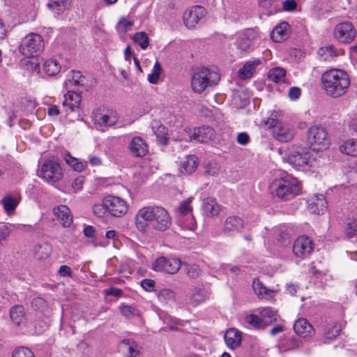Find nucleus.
<instances>
[{"instance_id":"nucleus-1","label":"nucleus","mask_w":357,"mask_h":357,"mask_svg":"<svg viewBox=\"0 0 357 357\" xmlns=\"http://www.w3.org/2000/svg\"><path fill=\"white\" fill-rule=\"evenodd\" d=\"M135 225L140 231L145 232L150 224L158 231L167 230L172 219L166 209L158 206H148L140 208L135 217Z\"/></svg>"},{"instance_id":"nucleus-2","label":"nucleus","mask_w":357,"mask_h":357,"mask_svg":"<svg viewBox=\"0 0 357 357\" xmlns=\"http://www.w3.org/2000/svg\"><path fill=\"white\" fill-rule=\"evenodd\" d=\"M322 89L327 96L337 98L344 95L350 86L349 75L342 70L332 68L325 71L321 77Z\"/></svg>"},{"instance_id":"nucleus-3","label":"nucleus","mask_w":357,"mask_h":357,"mask_svg":"<svg viewBox=\"0 0 357 357\" xmlns=\"http://www.w3.org/2000/svg\"><path fill=\"white\" fill-rule=\"evenodd\" d=\"M301 184L294 177L284 174L275 179L271 184L270 190L274 198L288 201L301 192Z\"/></svg>"},{"instance_id":"nucleus-4","label":"nucleus","mask_w":357,"mask_h":357,"mask_svg":"<svg viewBox=\"0 0 357 357\" xmlns=\"http://www.w3.org/2000/svg\"><path fill=\"white\" fill-rule=\"evenodd\" d=\"M220 79V74L208 68L201 67L194 70L191 77L192 91L201 94L208 88L215 86Z\"/></svg>"},{"instance_id":"nucleus-5","label":"nucleus","mask_w":357,"mask_h":357,"mask_svg":"<svg viewBox=\"0 0 357 357\" xmlns=\"http://www.w3.org/2000/svg\"><path fill=\"white\" fill-rule=\"evenodd\" d=\"M44 48L43 38L40 34L31 33L22 39L18 49L22 55L29 58L38 56Z\"/></svg>"},{"instance_id":"nucleus-6","label":"nucleus","mask_w":357,"mask_h":357,"mask_svg":"<svg viewBox=\"0 0 357 357\" xmlns=\"http://www.w3.org/2000/svg\"><path fill=\"white\" fill-rule=\"evenodd\" d=\"M307 142L312 151H323L328 149L330 138L324 128L312 126L307 131Z\"/></svg>"},{"instance_id":"nucleus-7","label":"nucleus","mask_w":357,"mask_h":357,"mask_svg":"<svg viewBox=\"0 0 357 357\" xmlns=\"http://www.w3.org/2000/svg\"><path fill=\"white\" fill-rule=\"evenodd\" d=\"M278 315L276 311L271 307H264L260 310L259 316L256 314H249L245 317L246 323L255 328H264L268 325L276 322Z\"/></svg>"},{"instance_id":"nucleus-8","label":"nucleus","mask_w":357,"mask_h":357,"mask_svg":"<svg viewBox=\"0 0 357 357\" xmlns=\"http://www.w3.org/2000/svg\"><path fill=\"white\" fill-rule=\"evenodd\" d=\"M191 198L181 202L177 208L178 223L183 229L194 231L196 229V221L192 214L190 206Z\"/></svg>"},{"instance_id":"nucleus-9","label":"nucleus","mask_w":357,"mask_h":357,"mask_svg":"<svg viewBox=\"0 0 357 357\" xmlns=\"http://www.w3.org/2000/svg\"><path fill=\"white\" fill-rule=\"evenodd\" d=\"M40 176L47 182L55 183L63 177V171L58 162L47 160L41 166Z\"/></svg>"},{"instance_id":"nucleus-10","label":"nucleus","mask_w":357,"mask_h":357,"mask_svg":"<svg viewBox=\"0 0 357 357\" xmlns=\"http://www.w3.org/2000/svg\"><path fill=\"white\" fill-rule=\"evenodd\" d=\"M91 118L99 127L116 126L119 119L116 111L106 109H96L93 112Z\"/></svg>"},{"instance_id":"nucleus-11","label":"nucleus","mask_w":357,"mask_h":357,"mask_svg":"<svg viewBox=\"0 0 357 357\" xmlns=\"http://www.w3.org/2000/svg\"><path fill=\"white\" fill-rule=\"evenodd\" d=\"M294 256L300 260L307 258L314 250V243L308 236L302 235L294 241L293 248Z\"/></svg>"},{"instance_id":"nucleus-12","label":"nucleus","mask_w":357,"mask_h":357,"mask_svg":"<svg viewBox=\"0 0 357 357\" xmlns=\"http://www.w3.org/2000/svg\"><path fill=\"white\" fill-rule=\"evenodd\" d=\"M310 158V153L303 149L289 150L284 156V160L296 169L306 167L309 164Z\"/></svg>"},{"instance_id":"nucleus-13","label":"nucleus","mask_w":357,"mask_h":357,"mask_svg":"<svg viewBox=\"0 0 357 357\" xmlns=\"http://www.w3.org/2000/svg\"><path fill=\"white\" fill-rule=\"evenodd\" d=\"M181 262L178 258H167L160 257L157 258L152 264L155 271L165 272L169 274H175L181 268Z\"/></svg>"},{"instance_id":"nucleus-14","label":"nucleus","mask_w":357,"mask_h":357,"mask_svg":"<svg viewBox=\"0 0 357 357\" xmlns=\"http://www.w3.org/2000/svg\"><path fill=\"white\" fill-rule=\"evenodd\" d=\"M105 206L108 208L109 214L114 217H122L128 210V204L120 197L109 195L105 197Z\"/></svg>"},{"instance_id":"nucleus-15","label":"nucleus","mask_w":357,"mask_h":357,"mask_svg":"<svg viewBox=\"0 0 357 357\" xmlns=\"http://www.w3.org/2000/svg\"><path fill=\"white\" fill-rule=\"evenodd\" d=\"M334 36L342 43H350L354 40L356 31L353 24L349 22L337 24L334 29Z\"/></svg>"},{"instance_id":"nucleus-16","label":"nucleus","mask_w":357,"mask_h":357,"mask_svg":"<svg viewBox=\"0 0 357 357\" xmlns=\"http://www.w3.org/2000/svg\"><path fill=\"white\" fill-rule=\"evenodd\" d=\"M185 132L187 134L188 137H185V141H195L197 142H206L214 136L213 129L209 126H202L194 128L193 130L188 128L185 130Z\"/></svg>"},{"instance_id":"nucleus-17","label":"nucleus","mask_w":357,"mask_h":357,"mask_svg":"<svg viewBox=\"0 0 357 357\" xmlns=\"http://www.w3.org/2000/svg\"><path fill=\"white\" fill-rule=\"evenodd\" d=\"M205 14L206 10L202 6H195L190 7L183 13V22L188 28H193Z\"/></svg>"},{"instance_id":"nucleus-18","label":"nucleus","mask_w":357,"mask_h":357,"mask_svg":"<svg viewBox=\"0 0 357 357\" xmlns=\"http://www.w3.org/2000/svg\"><path fill=\"white\" fill-rule=\"evenodd\" d=\"M255 37L256 33L252 29H248L238 34L236 45L241 53H248L252 50V41Z\"/></svg>"},{"instance_id":"nucleus-19","label":"nucleus","mask_w":357,"mask_h":357,"mask_svg":"<svg viewBox=\"0 0 357 357\" xmlns=\"http://www.w3.org/2000/svg\"><path fill=\"white\" fill-rule=\"evenodd\" d=\"M273 137L281 142H287L293 139L295 130L293 126L287 123H278L272 130Z\"/></svg>"},{"instance_id":"nucleus-20","label":"nucleus","mask_w":357,"mask_h":357,"mask_svg":"<svg viewBox=\"0 0 357 357\" xmlns=\"http://www.w3.org/2000/svg\"><path fill=\"white\" fill-rule=\"evenodd\" d=\"M82 100V97L79 93H75L72 91H68L64 95V100L62 102V107L66 113L74 112L75 109L78 108Z\"/></svg>"},{"instance_id":"nucleus-21","label":"nucleus","mask_w":357,"mask_h":357,"mask_svg":"<svg viewBox=\"0 0 357 357\" xmlns=\"http://www.w3.org/2000/svg\"><path fill=\"white\" fill-rule=\"evenodd\" d=\"M291 33L290 25L282 22L275 26L271 32V37L276 43H281L289 38Z\"/></svg>"},{"instance_id":"nucleus-22","label":"nucleus","mask_w":357,"mask_h":357,"mask_svg":"<svg viewBox=\"0 0 357 357\" xmlns=\"http://www.w3.org/2000/svg\"><path fill=\"white\" fill-rule=\"evenodd\" d=\"M129 150L135 157H143L148 152V145L140 137H134L130 144Z\"/></svg>"},{"instance_id":"nucleus-23","label":"nucleus","mask_w":357,"mask_h":357,"mask_svg":"<svg viewBox=\"0 0 357 357\" xmlns=\"http://www.w3.org/2000/svg\"><path fill=\"white\" fill-rule=\"evenodd\" d=\"M243 228V221L238 216H229L224 222L222 231L225 234H233L241 231Z\"/></svg>"},{"instance_id":"nucleus-24","label":"nucleus","mask_w":357,"mask_h":357,"mask_svg":"<svg viewBox=\"0 0 357 357\" xmlns=\"http://www.w3.org/2000/svg\"><path fill=\"white\" fill-rule=\"evenodd\" d=\"M224 338L226 345L234 350L241 345L242 334L238 330L231 328L226 331Z\"/></svg>"},{"instance_id":"nucleus-25","label":"nucleus","mask_w":357,"mask_h":357,"mask_svg":"<svg viewBox=\"0 0 357 357\" xmlns=\"http://www.w3.org/2000/svg\"><path fill=\"white\" fill-rule=\"evenodd\" d=\"M54 214L61 224L65 227H70L73 222V215L69 208L65 205H60L54 208Z\"/></svg>"},{"instance_id":"nucleus-26","label":"nucleus","mask_w":357,"mask_h":357,"mask_svg":"<svg viewBox=\"0 0 357 357\" xmlns=\"http://www.w3.org/2000/svg\"><path fill=\"white\" fill-rule=\"evenodd\" d=\"M326 201L323 195H316L308 204V210L315 214L323 213L327 208Z\"/></svg>"},{"instance_id":"nucleus-27","label":"nucleus","mask_w":357,"mask_h":357,"mask_svg":"<svg viewBox=\"0 0 357 357\" xmlns=\"http://www.w3.org/2000/svg\"><path fill=\"white\" fill-rule=\"evenodd\" d=\"M295 333L301 337L312 336L314 333L312 326L305 319H298L294 325Z\"/></svg>"},{"instance_id":"nucleus-28","label":"nucleus","mask_w":357,"mask_h":357,"mask_svg":"<svg viewBox=\"0 0 357 357\" xmlns=\"http://www.w3.org/2000/svg\"><path fill=\"white\" fill-rule=\"evenodd\" d=\"M21 201L19 192L6 195L2 199L4 210L8 214L13 213Z\"/></svg>"},{"instance_id":"nucleus-29","label":"nucleus","mask_w":357,"mask_h":357,"mask_svg":"<svg viewBox=\"0 0 357 357\" xmlns=\"http://www.w3.org/2000/svg\"><path fill=\"white\" fill-rule=\"evenodd\" d=\"M252 288L258 298L261 299L272 298L276 294V291L268 289L258 279L253 280Z\"/></svg>"},{"instance_id":"nucleus-30","label":"nucleus","mask_w":357,"mask_h":357,"mask_svg":"<svg viewBox=\"0 0 357 357\" xmlns=\"http://www.w3.org/2000/svg\"><path fill=\"white\" fill-rule=\"evenodd\" d=\"M291 229L287 225H279L274 229V233L278 241L283 246L291 242Z\"/></svg>"},{"instance_id":"nucleus-31","label":"nucleus","mask_w":357,"mask_h":357,"mask_svg":"<svg viewBox=\"0 0 357 357\" xmlns=\"http://www.w3.org/2000/svg\"><path fill=\"white\" fill-rule=\"evenodd\" d=\"M198 158L190 155L185 157V160L181 162L179 171L182 174H190L195 171L198 166Z\"/></svg>"},{"instance_id":"nucleus-32","label":"nucleus","mask_w":357,"mask_h":357,"mask_svg":"<svg viewBox=\"0 0 357 357\" xmlns=\"http://www.w3.org/2000/svg\"><path fill=\"white\" fill-rule=\"evenodd\" d=\"M261 63V60L259 59L248 61L242 68L238 70L239 77L244 79L252 77L255 72L256 67L260 65Z\"/></svg>"},{"instance_id":"nucleus-33","label":"nucleus","mask_w":357,"mask_h":357,"mask_svg":"<svg viewBox=\"0 0 357 357\" xmlns=\"http://www.w3.org/2000/svg\"><path fill=\"white\" fill-rule=\"evenodd\" d=\"M151 128L159 142L162 145H167L169 139L167 129L158 121L151 122Z\"/></svg>"},{"instance_id":"nucleus-34","label":"nucleus","mask_w":357,"mask_h":357,"mask_svg":"<svg viewBox=\"0 0 357 357\" xmlns=\"http://www.w3.org/2000/svg\"><path fill=\"white\" fill-rule=\"evenodd\" d=\"M43 69L47 75L54 76L60 72L61 64L56 59L51 58L45 61Z\"/></svg>"},{"instance_id":"nucleus-35","label":"nucleus","mask_w":357,"mask_h":357,"mask_svg":"<svg viewBox=\"0 0 357 357\" xmlns=\"http://www.w3.org/2000/svg\"><path fill=\"white\" fill-rule=\"evenodd\" d=\"M52 252V247L49 243L36 245L34 247V257L37 260L43 261L49 257Z\"/></svg>"},{"instance_id":"nucleus-36","label":"nucleus","mask_w":357,"mask_h":357,"mask_svg":"<svg viewBox=\"0 0 357 357\" xmlns=\"http://www.w3.org/2000/svg\"><path fill=\"white\" fill-rule=\"evenodd\" d=\"M63 158L66 162L76 172H82L86 167V162L81 161L79 158L72 156L68 152L65 153Z\"/></svg>"},{"instance_id":"nucleus-37","label":"nucleus","mask_w":357,"mask_h":357,"mask_svg":"<svg viewBox=\"0 0 357 357\" xmlns=\"http://www.w3.org/2000/svg\"><path fill=\"white\" fill-rule=\"evenodd\" d=\"M80 77L81 73L79 71L71 70L66 76L63 86L67 89L73 87L79 88Z\"/></svg>"},{"instance_id":"nucleus-38","label":"nucleus","mask_w":357,"mask_h":357,"mask_svg":"<svg viewBox=\"0 0 357 357\" xmlns=\"http://www.w3.org/2000/svg\"><path fill=\"white\" fill-rule=\"evenodd\" d=\"M342 153L351 156L357 155V139H349L347 140L341 146Z\"/></svg>"},{"instance_id":"nucleus-39","label":"nucleus","mask_w":357,"mask_h":357,"mask_svg":"<svg viewBox=\"0 0 357 357\" xmlns=\"http://www.w3.org/2000/svg\"><path fill=\"white\" fill-rule=\"evenodd\" d=\"M220 208L221 206L218 204L213 199H206L204 204V211L210 214L211 216L218 215L220 213Z\"/></svg>"},{"instance_id":"nucleus-40","label":"nucleus","mask_w":357,"mask_h":357,"mask_svg":"<svg viewBox=\"0 0 357 357\" xmlns=\"http://www.w3.org/2000/svg\"><path fill=\"white\" fill-rule=\"evenodd\" d=\"M208 297V294L206 290L202 289H196L191 296V304L194 306H196L204 302Z\"/></svg>"},{"instance_id":"nucleus-41","label":"nucleus","mask_w":357,"mask_h":357,"mask_svg":"<svg viewBox=\"0 0 357 357\" xmlns=\"http://www.w3.org/2000/svg\"><path fill=\"white\" fill-rule=\"evenodd\" d=\"M10 318L14 323L20 324L24 319V311L22 305H15L10 309Z\"/></svg>"},{"instance_id":"nucleus-42","label":"nucleus","mask_w":357,"mask_h":357,"mask_svg":"<svg viewBox=\"0 0 357 357\" xmlns=\"http://www.w3.org/2000/svg\"><path fill=\"white\" fill-rule=\"evenodd\" d=\"M259 6L270 14L280 10L279 0H261Z\"/></svg>"},{"instance_id":"nucleus-43","label":"nucleus","mask_w":357,"mask_h":357,"mask_svg":"<svg viewBox=\"0 0 357 357\" xmlns=\"http://www.w3.org/2000/svg\"><path fill=\"white\" fill-rule=\"evenodd\" d=\"M132 40L135 43L138 44L142 50H146L149 45V36L144 31L136 33L133 36Z\"/></svg>"},{"instance_id":"nucleus-44","label":"nucleus","mask_w":357,"mask_h":357,"mask_svg":"<svg viewBox=\"0 0 357 357\" xmlns=\"http://www.w3.org/2000/svg\"><path fill=\"white\" fill-rule=\"evenodd\" d=\"M285 75L286 70L280 67L271 69L268 73L269 78L275 82H282L284 79Z\"/></svg>"},{"instance_id":"nucleus-45","label":"nucleus","mask_w":357,"mask_h":357,"mask_svg":"<svg viewBox=\"0 0 357 357\" xmlns=\"http://www.w3.org/2000/svg\"><path fill=\"white\" fill-rule=\"evenodd\" d=\"M162 71V67L158 61L155 63L151 73L148 75V81L152 84H155L158 82L160 74Z\"/></svg>"},{"instance_id":"nucleus-46","label":"nucleus","mask_w":357,"mask_h":357,"mask_svg":"<svg viewBox=\"0 0 357 357\" xmlns=\"http://www.w3.org/2000/svg\"><path fill=\"white\" fill-rule=\"evenodd\" d=\"M47 7L59 14L66 10L67 7V0H52L47 3Z\"/></svg>"},{"instance_id":"nucleus-47","label":"nucleus","mask_w":357,"mask_h":357,"mask_svg":"<svg viewBox=\"0 0 357 357\" xmlns=\"http://www.w3.org/2000/svg\"><path fill=\"white\" fill-rule=\"evenodd\" d=\"M340 332V326L339 324H335L333 326H328L325 328L324 337L326 339H333L337 337Z\"/></svg>"},{"instance_id":"nucleus-48","label":"nucleus","mask_w":357,"mask_h":357,"mask_svg":"<svg viewBox=\"0 0 357 357\" xmlns=\"http://www.w3.org/2000/svg\"><path fill=\"white\" fill-rule=\"evenodd\" d=\"M281 115L282 112L280 111H273L270 116L265 121V125L273 130L278 123H282L278 119Z\"/></svg>"},{"instance_id":"nucleus-49","label":"nucleus","mask_w":357,"mask_h":357,"mask_svg":"<svg viewBox=\"0 0 357 357\" xmlns=\"http://www.w3.org/2000/svg\"><path fill=\"white\" fill-rule=\"evenodd\" d=\"M105 198H104L101 203L96 204L93 207V212L95 215L98 218H103L109 214L108 208L105 206Z\"/></svg>"},{"instance_id":"nucleus-50","label":"nucleus","mask_w":357,"mask_h":357,"mask_svg":"<svg viewBox=\"0 0 357 357\" xmlns=\"http://www.w3.org/2000/svg\"><path fill=\"white\" fill-rule=\"evenodd\" d=\"M121 344L128 347L130 357H137L139 354L137 345L134 341L126 339L122 340Z\"/></svg>"},{"instance_id":"nucleus-51","label":"nucleus","mask_w":357,"mask_h":357,"mask_svg":"<svg viewBox=\"0 0 357 357\" xmlns=\"http://www.w3.org/2000/svg\"><path fill=\"white\" fill-rule=\"evenodd\" d=\"M133 23L125 17L120 19L117 24V29L119 31L126 33L131 30Z\"/></svg>"},{"instance_id":"nucleus-52","label":"nucleus","mask_w":357,"mask_h":357,"mask_svg":"<svg viewBox=\"0 0 357 357\" xmlns=\"http://www.w3.org/2000/svg\"><path fill=\"white\" fill-rule=\"evenodd\" d=\"M94 83L95 82L91 78V77L89 75H83L81 74V77L79 78V88L80 87L86 91H88L91 87L93 86Z\"/></svg>"},{"instance_id":"nucleus-53","label":"nucleus","mask_w":357,"mask_h":357,"mask_svg":"<svg viewBox=\"0 0 357 357\" xmlns=\"http://www.w3.org/2000/svg\"><path fill=\"white\" fill-rule=\"evenodd\" d=\"M119 310L123 314V316H125L127 318H130L139 314L137 310L128 305H120Z\"/></svg>"},{"instance_id":"nucleus-54","label":"nucleus","mask_w":357,"mask_h":357,"mask_svg":"<svg viewBox=\"0 0 357 357\" xmlns=\"http://www.w3.org/2000/svg\"><path fill=\"white\" fill-rule=\"evenodd\" d=\"M345 232L348 238L354 236L357 233V219H354L347 222Z\"/></svg>"},{"instance_id":"nucleus-55","label":"nucleus","mask_w":357,"mask_h":357,"mask_svg":"<svg viewBox=\"0 0 357 357\" xmlns=\"http://www.w3.org/2000/svg\"><path fill=\"white\" fill-rule=\"evenodd\" d=\"M31 307L35 310L44 312L47 307V302L40 297L35 298L31 302Z\"/></svg>"},{"instance_id":"nucleus-56","label":"nucleus","mask_w":357,"mask_h":357,"mask_svg":"<svg viewBox=\"0 0 357 357\" xmlns=\"http://www.w3.org/2000/svg\"><path fill=\"white\" fill-rule=\"evenodd\" d=\"M13 357H34V355L29 349L22 347L13 351Z\"/></svg>"},{"instance_id":"nucleus-57","label":"nucleus","mask_w":357,"mask_h":357,"mask_svg":"<svg viewBox=\"0 0 357 357\" xmlns=\"http://www.w3.org/2000/svg\"><path fill=\"white\" fill-rule=\"evenodd\" d=\"M121 236V235L115 230H109L105 234L107 239L113 241V245L114 247L117 246V243L119 241Z\"/></svg>"},{"instance_id":"nucleus-58","label":"nucleus","mask_w":357,"mask_h":357,"mask_svg":"<svg viewBox=\"0 0 357 357\" xmlns=\"http://www.w3.org/2000/svg\"><path fill=\"white\" fill-rule=\"evenodd\" d=\"M84 183V177L79 176L77 177L72 183V188L74 192L79 191L82 189V185Z\"/></svg>"},{"instance_id":"nucleus-59","label":"nucleus","mask_w":357,"mask_h":357,"mask_svg":"<svg viewBox=\"0 0 357 357\" xmlns=\"http://www.w3.org/2000/svg\"><path fill=\"white\" fill-rule=\"evenodd\" d=\"M142 287L146 291H151L155 287V282L151 279H144L141 281Z\"/></svg>"},{"instance_id":"nucleus-60","label":"nucleus","mask_w":357,"mask_h":357,"mask_svg":"<svg viewBox=\"0 0 357 357\" xmlns=\"http://www.w3.org/2000/svg\"><path fill=\"white\" fill-rule=\"evenodd\" d=\"M301 94V89L298 87H291L289 90L288 96L291 100H297Z\"/></svg>"},{"instance_id":"nucleus-61","label":"nucleus","mask_w":357,"mask_h":357,"mask_svg":"<svg viewBox=\"0 0 357 357\" xmlns=\"http://www.w3.org/2000/svg\"><path fill=\"white\" fill-rule=\"evenodd\" d=\"M237 142L241 145H246L250 142V137L245 132H240L237 135Z\"/></svg>"},{"instance_id":"nucleus-62","label":"nucleus","mask_w":357,"mask_h":357,"mask_svg":"<svg viewBox=\"0 0 357 357\" xmlns=\"http://www.w3.org/2000/svg\"><path fill=\"white\" fill-rule=\"evenodd\" d=\"M296 5L294 0H286L282 2V8L285 11H291L296 8Z\"/></svg>"},{"instance_id":"nucleus-63","label":"nucleus","mask_w":357,"mask_h":357,"mask_svg":"<svg viewBox=\"0 0 357 357\" xmlns=\"http://www.w3.org/2000/svg\"><path fill=\"white\" fill-rule=\"evenodd\" d=\"M347 123L351 130L357 132V114H354L352 116H351L348 120Z\"/></svg>"},{"instance_id":"nucleus-64","label":"nucleus","mask_w":357,"mask_h":357,"mask_svg":"<svg viewBox=\"0 0 357 357\" xmlns=\"http://www.w3.org/2000/svg\"><path fill=\"white\" fill-rule=\"evenodd\" d=\"M10 235V230L6 226L0 227V243L6 241Z\"/></svg>"}]
</instances>
